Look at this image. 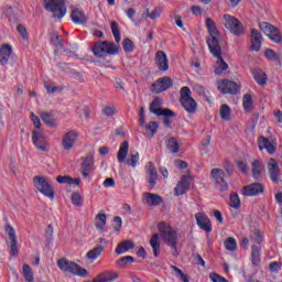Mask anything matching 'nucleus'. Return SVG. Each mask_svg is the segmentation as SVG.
<instances>
[{"instance_id": "obj_1", "label": "nucleus", "mask_w": 282, "mask_h": 282, "mask_svg": "<svg viewBox=\"0 0 282 282\" xmlns=\"http://www.w3.org/2000/svg\"><path fill=\"white\" fill-rule=\"evenodd\" d=\"M205 25L209 33V36L207 39L209 51L212 52L213 56L219 57L220 45H219V31L217 30V24H215V21L213 19L206 18Z\"/></svg>"}, {"instance_id": "obj_2", "label": "nucleus", "mask_w": 282, "mask_h": 282, "mask_svg": "<svg viewBox=\"0 0 282 282\" xmlns=\"http://www.w3.org/2000/svg\"><path fill=\"white\" fill-rule=\"evenodd\" d=\"M158 228L159 235L164 243L172 248V250H177V231L169 223H159Z\"/></svg>"}, {"instance_id": "obj_3", "label": "nucleus", "mask_w": 282, "mask_h": 282, "mask_svg": "<svg viewBox=\"0 0 282 282\" xmlns=\"http://www.w3.org/2000/svg\"><path fill=\"white\" fill-rule=\"evenodd\" d=\"M57 267L59 268V270H62V272H66L67 274H74V276L85 278L89 275V272H87L86 269L65 258L57 261Z\"/></svg>"}, {"instance_id": "obj_4", "label": "nucleus", "mask_w": 282, "mask_h": 282, "mask_svg": "<svg viewBox=\"0 0 282 282\" xmlns=\"http://www.w3.org/2000/svg\"><path fill=\"white\" fill-rule=\"evenodd\" d=\"M33 185L36 188V191H39V193H42V195L48 197V199H54V187L52 186V183H50V180H47V177H33Z\"/></svg>"}, {"instance_id": "obj_5", "label": "nucleus", "mask_w": 282, "mask_h": 282, "mask_svg": "<svg viewBox=\"0 0 282 282\" xmlns=\"http://www.w3.org/2000/svg\"><path fill=\"white\" fill-rule=\"evenodd\" d=\"M45 9L53 13L55 19H63L67 14L65 0H44Z\"/></svg>"}, {"instance_id": "obj_6", "label": "nucleus", "mask_w": 282, "mask_h": 282, "mask_svg": "<svg viewBox=\"0 0 282 282\" xmlns=\"http://www.w3.org/2000/svg\"><path fill=\"white\" fill-rule=\"evenodd\" d=\"M93 53L95 56L102 58V56H107L109 54H117L118 53V45L113 42H97L93 47Z\"/></svg>"}, {"instance_id": "obj_7", "label": "nucleus", "mask_w": 282, "mask_h": 282, "mask_svg": "<svg viewBox=\"0 0 282 282\" xmlns=\"http://www.w3.org/2000/svg\"><path fill=\"white\" fill-rule=\"evenodd\" d=\"M181 104L187 113H195L197 111V102L191 96V88L187 86L181 88Z\"/></svg>"}, {"instance_id": "obj_8", "label": "nucleus", "mask_w": 282, "mask_h": 282, "mask_svg": "<svg viewBox=\"0 0 282 282\" xmlns=\"http://www.w3.org/2000/svg\"><path fill=\"white\" fill-rule=\"evenodd\" d=\"M224 25L231 34H235V36H241L243 34L245 29L243 24L237 20V18L230 15V14H225L224 15Z\"/></svg>"}, {"instance_id": "obj_9", "label": "nucleus", "mask_w": 282, "mask_h": 282, "mask_svg": "<svg viewBox=\"0 0 282 282\" xmlns=\"http://www.w3.org/2000/svg\"><path fill=\"white\" fill-rule=\"evenodd\" d=\"M210 177L216 188L220 192L228 191V182L226 181V172L223 169H213Z\"/></svg>"}, {"instance_id": "obj_10", "label": "nucleus", "mask_w": 282, "mask_h": 282, "mask_svg": "<svg viewBox=\"0 0 282 282\" xmlns=\"http://www.w3.org/2000/svg\"><path fill=\"white\" fill-rule=\"evenodd\" d=\"M32 142L35 149H37L39 151H50V148L47 147V138L45 137V132H43V130H33Z\"/></svg>"}, {"instance_id": "obj_11", "label": "nucleus", "mask_w": 282, "mask_h": 282, "mask_svg": "<svg viewBox=\"0 0 282 282\" xmlns=\"http://www.w3.org/2000/svg\"><path fill=\"white\" fill-rule=\"evenodd\" d=\"M216 85L220 94H239L241 89L239 84L226 79L218 80Z\"/></svg>"}, {"instance_id": "obj_12", "label": "nucleus", "mask_w": 282, "mask_h": 282, "mask_svg": "<svg viewBox=\"0 0 282 282\" xmlns=\"http://www.w3.org/2000/svg\"><path fill=\"white\" fill-rule=\"evenodd\" d=\"M150 111L151 113H154V116H165L166 118H173V116H175V112H173L171 109L162 108V99L160 98H155L151 102Z\"/></svg>"}, {"instance_id": "obj_13", "label": "nucleus", "mask_w": 282, "mask_h": 282, "mask_svg": "<svg viewBox=\"0 0 282 282\" xmlns=\"http://www.w3.org/2000/svg\"><path fill=\"white\" fill-rule=\"evenodd\" d=\"M269 177L273 184H279L281 182V167H279V162L274 159L268 161Z\"/></svg>"}, {"instance_id": "obj_14", "label": "nucleus", "mask_w": 282, "mask_h": 282, "mask_svg": "<svg viewBox=\"0 0 282 282\" xmlns=\"http://www.w3.org/2000/svg\"><path fill=\"white\" fill-rule=\"evenodd\" d=\"M263 191H265V186L261 183H252L242 188V195L245 197H257V195H262Z\"/></svg>"}, {"instance_id": "obj_15", "label": "nucleus", "mask_w": 282, "mask_h": 282, "mask_svg": "<svg viewBox=\"0 0 282 282\" xmlns=\"http://www.w3.org/2000/svg\"><path fill=\"white\" fill-rule=\"evenodd\" d=\"M76 140H78V132L76 130H70L66 132L62 138V147L65 151H72L74 145L76 144Z\"/></svg>"}, {"instance_id": "obj_16", "label": "nucleus", "mask_w": 282, "mask_h": 282, "mask_svg": "<svg viewBox=\"0 0 282 282\" xmlns=\"http://www.w3.org/2000/svg\"><path fill=\"white\" fill-rule=\"evenodd\" d=\"M172 85L173 80L171 78L162 77L152 85V91H154V94H162V91L170 89Z\"/></svg>"}, {"instance_id": "obj_17", "label": "nucleus", "mask_w": 282, "mask_h": 282, "mask_svg": "<svg viewBox=\"0 0 282 282\" xmlns=\"http://www.w3.org/2000/svg\"><path fill=\"white\" fill-rule=\"evenodd\" d=\"M195 219L200 230H204L205 232H213V225H210V219L206 214L197 213L195 215Z\"/></svg>"}, {"instance_id": "obj_18", "label": "nucleus", "mask_w": 282, "mask_h": 282, "mask_svg": "<svg viewBox=\"0 0 282 282\" xmlns=\"http://www.w3.org/2000/svg\"><path fill=\"white\" fill-rule=\"evenodd\" d=\"M188 188H191V176H183L176 187L174 188V193L176 195V197H180V195H184L187 193Z\"/></svg>"}, {"instance_id": "obj_19", "label": "nucleus", "mask_w": 282, "mask_h": 282, "mask_svg": "<svg viewBox=\"0 0 282 282\" xmlns=\"http://www.w3.org/2000/svg\"><path fill=\"white\" fill-rule=\"evenodd\" d=\"M142 204L145 206H160L162 204V196L145 192L142 195Z\"/></svg>"}, {"instance_id": "obj_20", "label": "nucleus", "mask_w": 282, "mask_h": 282, "mask_svg": "<svg viewBox=\"0 0 282 282\" xmlns=\"http://www.w3.org/2000/svg\"><path fill=\"white\" fill-rule=\"evenodd\" d=\"M145 173L148 177V183L150 184L151 188H153V186H155L158 182V169H155L153 162H149L145 165Z\"/></svg>"}, {"instance_id": "obj_21", "label": "nucleus", "mask_w": 282, "mask_h": 282, "mask_svg": "<svg viewBox=\"0 0 282 282\" xmlns=\"http://www.w3.org/2000/svg\"><path fill=\"white\" fill-rule=\"evenodd\" d=\"M263 37L261 36V33L257 29H251V45L250 50L251 52H259L261 50Z\"/></svg>"}, {"instance_id": "obj_22", "label": "nucleus", "mask_w": 282, "mask_h": 282, "mask_svg": "<svg viewBox=\"0 0 282 282\" xmlns=\"http://www.w3.org/2000/svg\"><path fill=\"white\" fill-rule=\"evenodd\" d=\"M94 171V155L89 153L84 158L82 163V175L83 177H89V173Z\"/></svg>"}, {"instance_id": "obj_23", "label": "nucleus", "mask_w": 282, "mask_h": 282, "mask_svg": "<svg viewBox=\"0 0 282 282\" xmlns=\"http://www.w3.org/2000/svg\"><path fill=\"white\" fill-rule=\"evenodd\" d=\"M258 147L260 151L267 150V153H269V155H274L276 151V147H274V144L270 143V141L263 137H260L258 139Z\"/></svg>"}, {"instance_id": "obj_24", "label": "nucleus", "mask_w": 282, "mask_h": 282, "mask_svg": "<svg viewBox=\"0 0 282 282\" xmlns=\"http://www.w3.org/2000/svg\"><path fill=\"white\" fill-rule=\"evenodd\" d=\"M156 65L161 72H166L169 69V57L163 51L156 53Z\"/></svg>"}, {"instance_id": "obj_25", "label": "nucleus", "mask_w": 282, "mask_h": 282, "mask_svg": "<svg viewBox=\"0 0 282 282\" xmlns=\"http://www.w3.org/2000/svg\"><path fill=\"white\" fill-rule=\"evenodd\" d=\"M70 19L76 25H83L87 23V15L80 9H74L70 13Z\"/></svg>"}, {"instance_id": "obj_26", "label": "nucleus", "mask_w": 282, "mask_h": 282, "mask_svg": "<svg viewBox=\"0 0 282 282\" xmlns=\"http://www.w3.org/2000/svg\"><path fill=\"white\" fill-rule=\"evenodd\" d=\"M10 56H12V45L3 44L0 47V63H1V65H6L10 61Z\"/></svg>"}, {"instance_id": "obj_27", "label": "nucleus", "mask_w": 282, "mask_h": 282, "mask_svg": "<svg viewBox=\"0 0 282 282\" xmlns=\"http://www.w3.org/2000/svg\"><path fill=\"white\" fill-rule=\"evenodd\" d=\"M118 280V273L106 271L97 275L93 282H113Z\"/></svg>"}, {"instance_id": "obj_28", "label": "nucleus", "mask_w": 282, "mask_h": 282, "mask_svg": "<svg viewBox=\"0 0 282 282\" xmlns=\"http://www.w3.org/2000/svg\"><path fill=\"white\" fill-rule=\"evenodd\" d=\"M251 172L254 180H261L263 175V162L259 160H253L251 162Z\"/></svg>"}, {"instance_id": "obj_29", "label": "nucleus", "mask_w": 282, "mask_h": 282, "mask_svg": "<svg viewBox=\"0 0 282 282\" xmlns=\"http://www.w3.org/2000/svg\"><path fill=\"white\" fill-rule=\"evenodd\" d=\"M215 58H217V62L215 64V74L219 76L224 74L226 69H228V64L221 58V46H219V56H215Z\"/></svg>"}, {"instance_id": "obj_30", "label": "nucleus", "mask_w": 282, "mask_h": 282, "mask_svg": "<svg viewBox=\"0 0 282 282\" xmlns=\"http://www.w3.org/2000/svg\"><path fill=\"white\" fill-rule=\"evenodd\" d=\"M127 155H129V142L123 141L120 144V148H119V151L117 154L118 162H120V163L124 162V160H127Z\"/></svg>"}, {"instance_id": "obj_31", "label": "nucleus", "mask_w": 282, "mask_h": 282, "mask_svg": "<svg viewBox=\"0 0 282 282\" xmlns=\"http://www.w3.org/2000/svg\"><path fill=\"white\" fill-rule=\"evenodd\" d=\"M104 251H105V247L102 246L95 247L86 253V258L89 261H96V259H98V257H100Z\"/></svg>"}, {"instance_id": "obj_32", "label": "nucleus", "mask_w": 282, "mask_h": 282, "mask_svg": "<svg viewBox=\"0 0 282 282\" xmlns=\"http://www.w3.org/2000/svg\"><path fill=\"white\" fill-rule=\"evenodd\" d=\"M58 184H68V186H80V178H73L72 176H57Z\"/></svg>"}, {"instance_id": "obj_33", "label": "nucleus", "mask_w": 282, "mask_h": 282, "mask_svg": "<svg viewBox=\"0 0 282 282\" xmlns=\"http://www.w3.org/2000/svg\"><path fill=\"white\" fill-rule=\"evenodd\" d=\"M134 245L131 241L120 242L116 248V254H124V252H129V250H133Z\"/></svg>"}, {"instance_id": "obj_34", "label": "nucleus", "mask_w": 282, "mask_h": 282, "mask_svg": "<svg viewBox=\"0 0 282 282\" xmlns=\"http://www.w3.org/2000/svg\"><path fill=\"white\" fill-rule=\"evenodd\" d=\"M150 246L153 250L154 257H160V234H154L150 239Z\"/></svg>"}, {"instance_id": "obj_35", "label": "nucleus", "mask_w": 282, "mask_h": 282, "mask_svg": "<svg viewBox=\"0 0 282 282\" xmlns=\"http://www.w3.org/2000/svg\"><path fill=\"white\" fill-rule=\"evenodd\" d=\"M252 76L254 80L258 83V85H265V83H268V76L263 70H252Z\"/></svg>"}, {"instance_id": "obj_36", "label": "nucleus", "mask_w": 282, "mask_h": 282, "mask_svg": "<svg viewBox=\"0 0 282 282\" xmlns=\"http://www.w3.org/2000/svg\"><path fill=\"white\" fill-rule=\"evenodd\" d=\"M254 105V101L252 100V95L250 94H246L242 97V107L245 109V111H252V107Z\"/></svg>"}, {"instance_id": "obj_37", "label": "nucleus", "mask_w": 282, "mask_h": 282, "mask_svg": "<svg viewBox=\"0 0 282 282\" xmlns=\"http://www.w3.org/2000/svg\"><path fill=\"white\" fill-rule=\"evenodd\" d=\"M126 164L128 166H131L132 169H135L140 164V153L135 152L130 155L129 159L126 160Z\"/></svg>"}, {"instance_id": "obj_38", "label": "nucleus", "mask_w": 282, "mask_h": 282, "mask_svg": "<svg viewBox=\"0 0 282 282\" xmlns=\"http://www.w3.org/2000/svg\"><path fill=\"white\" fill-rule=\"evenodd\" d=\"M4 234L7 235V237L9 238L10 241L18 240L17 229H14V227H12V225H10V224L4 225Z\"/></svg>"}, {"instance_id": "obj_39", "label": "nucleus", "mask_w": 282, "mask_h": 282, "mask_svg": "<svg viewBox=\"0 0 282 282\" xmlns=\"http://www.w3.org/2000/svg\"><path fill=\"white\" fill-rule=\"evenodd\" d=\"M22 274L28 282H34V272H32V268L29 264H24L22 267Z\"/></svg>"}, {"instance_id": "obj_40", "label": "nucleus", "mask_w": 282, "mask_h": 282, "mask_svg": "<svg viewBox=\"0 0 282 282\" xmlns=\"http://www.w3.org/2000/svg\"><path fill=\"white\" fill-rule=\"evenodd\" d=\"M41 118L45 124H48V127H56V119L54 118V115L44 112L41 115Z\"/></svg>"}, {"instance_id": "obj_41", "label": "nucleus", "mask_w": 282, "mask_h": 282, "mask_svg": "<svg viewBox=\"0 0 282 282\" xmlns=\"http://www.w3.org/2000/svg\"><path fill=\"white\" fill-rule=\"evenodd\" d=\"M105 226H107V215L98 214L96 216V228L99 230H105Z\"/></svg>"}, {"instance_id": "obj_42", "label": "nucleus", "mask_w": 282, "mask_h": 282, "mask_svg": "<svg viewBox=\"0 0 282 282\" xmlns=\"http://www.w3.org/2000/svg\"><path fill=\"white\" fill-rule=\"evenodd\" d=\"M166 147L172 153H178L180 151V143H177V140L175 138L169 139L166 141Z\"/></svg>"}, {"instance_id": "obj_43", "label": "nucleus", "mask_w": 282, "mask_h": 282, "mask_svg": "<svg viewBox=\"0 0 282 282\" xmlns=\"http://www.w3.org/2000/svg\"><path fill=\"white\" fill-rule=\"evenodd\" d=\"M260 257H261V252L259 250V247L252 246L251 247V261H252L253 265H259Z\"/></svg>"}, {"instance_id": "obj_44", "label": "nucleus", "mask_w": 282, "mask_h": 282, "mask_svg": "<svg viewBox=\"0 0 282 282\" xmlns=\"http://www.w3.org/2000/svg\"><path fill=\"white\" fill-rule=\"evenodd\" d=\"M232 115V110L230 109V106L223 105L220 107V118L223 120H230V116Z\"/></svg>"}, {"instance_id": "obj_45", "label": "nucleus", "mask_w": 282, "mask_h": 282, "mask_svg": "<svg viewBox=\"0 0 282 282\" xmlns=\"http://www.w3.org/2000/svg\"><path fill=\"white\" fill-rule=\"evenodd\" d=\"M225 248L229 252H235L237 250V240L232 237H229L225 240Z\"/></svg>"}, {"instance_id": "obj_46", "label": "nucleus", "mask_w": 282, "mask_h": 282, "mask_svg": "<svg viewBox=\"0 0 282 282\" xmlns=\"http://www.w3.org/2000/svg\"><path fill=\"white\" fill-rule=\"evenodd\" d=\"M133 261H134L133 257L124 256V257L117 260V264L120 268H124V267L129 265L130 263H133Z\"/></svg>"}, {"instance_id": "obj_47", "label": "nucleus", "mask_w": 282, "mask_h": 282, "mask_svg": "<svg viewBox=\"0 0 282 282\" xmlns=\"http://www.w3.org/2000/svg\"><path fill=\"white\" fill-rule=\"evenodd\" d=\"M259 28H260V30L263 31V33H264L267 36H269V35L271 34V32H272L273 30H275L276 26H274V25H272V24H270V23H268V22H262V23L259 24Z\"/></svg>"}, {"instance_id": "obj_48", "label": "nucleus", "mask_w": 282, "mask_h": 282, "mask_svg": "<svg viewBox=\"0 0 282 282\" xmlns=\"http://www.w3.org/2000/svg\"><path fill=\"white\" fill-rule=\"evenodd\" d=\"M229 206L231 208H240L241 206V200L239 199V195L237 194H231L229 197Z\"/></svg>"}, {"instance_id": "obj_49", "label": "nucleus", "mask_w": 282, "mask_h": 282, "mask_svg": "<svg viewBox=\"0 0 282 282\" xmlns=\"http://www.w3.org/2000/svg\"><path fill=\"white\" fill-rule=\"evenodd\" d=\"M51 43L55 45V47H57L58 50H63L64 47L63 41H61V35H58L57 33H53L51 35Z\"/></svg>"}, {"instance_id": "obj_50", "label": "nucleus", "mask_w": 282, "mask_h": 282, "mask_svg": "<svg viewBox=\"0 0 282 282\" xmlns=\"http://www.w3.org/2000/svg\"><path fill=\"white\" fill-rule=\"evenodd\" d=\"M270 41H273V43H281V32H279V29H274L269 35H267Z\"/></svg>"}, {"instance_id": "obj_51", "label": "nucleus", "mask_w": 282, "mask_h": 282, "mask_svg": "<svg viewBox=\"0 0 282 282\" xmlns=\"http://www.w3.org/2000/svg\"><path fill=\"white\" fill-rule=\"evenodd\" d=\"M110 28H111V32L115 36L116 43H120L121 36H120V29H118V23L111 22Z\"/></svg>"}, {"instance_id": "obj_52", "label": "nucleus", "mask_w": 282, "mask_h": 282, "mask_svg": "<svg viewBox=\"0 0 282 282\" xmlns=\"http://www.w3.org/2000/svg\"><path fill=\"white\" fill-rule=\"evenodd\" d=\"M19 240H11L10 243V254L11 257H17V254H19Z\"/></svg>"}, {"instance_id": "obj_53", "label": "nucleus", "mask_w": 282, "mask_h": 282, "mask_svg": "<svg viewBox=\"0 0 282 282\" xmlns=\"http://www.w3.org/2000/svg\"><path fill=\"white\" fill-rule=\"evenodd\" d=\"M158 122L155 121H151L149 122V124L145 126V131H150V133H152V135H155V133H158Z\"/></svg>"}, {"instance_id": "obj_54", "label": "nucleus", "mask_w": 282, "mask_h": 282, "mask_svg": "<svg viewBox=\"0 0 282 282\" xmlns=\"http://www.w3.org/2000/svg\"><path fill=\"white\" fill-rule=\"evenodd\" d=\"M209 279L212 282H229L226 278L219 275V273H210Z\"/></svg>"}, {"instance_id": "obj_55", "label": "nucleus", "mask_w": 282, "mask_h": 282, "mask_svg": "<svg viewBox=\"0 0 282 282\" xmlns=\"http://www.w3.org/2000/svg\"><path fill=\"white\" fill-rule=\"evenodd\" d=\"M72 203L74 206H83V196L79 193H74L72 196Z\"/></svg>"}, {"instance_id": "obj_56", "label": "nucleus", "mask_w": 282, "mask_h": 282, "mask_svg": "<svg viewBox=\"0 0 282 282\" xmlns=\"http://www.w3.org/2000/svg\"><path fill=\"white\" fill-rule=\"evenodd\" d=\"M123 50L124 52H133L134 50L133 41L129 39L123 40Z\"/></svg>"}, {"instance_id": "obj_57", "label": "nucleus", "mask_w": 282, "mask_h": 282, "mask_svg": "<svg viewBox=\"0 0 282 282\" xmlns=\"http://www.w3.org/2000/svg\"><path fill=\"white\" fill-rule=\"evenodd\" d=\"M18 32H19L20 36L23 39V41H28V39H29L28 29H25V26H23V24L18 25Z\"/></svg>"}, {"instance_id": "obj_58", "label": "nucleus", "mask_w": 282, "mask_h": 282, "mask_svg": "<svg viewBox=\"0 0 282 282\" xmlns=\"http://www.w3.org/2000/svg\"><path fill=\"white\" fill-rule=\"evenodd\" d=\"M264 56L269 61H278L279 59V56L276 55V53L273 50H267L264 53Z\"/></svg>"}, {"instance_id": "obj_59", "label": "nucleus", "mask_w": 282, "mask_h": 282, "mask_svg": "<svg viewBox=\"0 0 282 282\" xmlns=\"http://www.w3.org/2000/svg\"><path fill=\"white\" fill-rule=\"evenodd\" d=\"M251 241L254 243H261L263 241V236L261 235V231H256L251 236Z\"/></svg>"}, {"instance_id": "obj_60", "label": "nucleus", "mask_w": 282, "mask_h": 282, "mask_svg": "<svg viewBox=\"0 0 282 282\" xmlns=\"http://www.w3.org/2000/svg\"><path fill=\"white\" fill-rule=\"evenodd\" d=\"M144 122H147V117L144 116V107L141 106L139 110V124L140 127H144Z\"/></svg>"}, {"instance_id": "obj_61", "label": "nucleus", "mask_w": 282, "mask_h": 282, "mask_svg": "<svg viewBox=\"0 0 282 282\" xmlns=\"http://www.w3.org/2000/svg\"><path fill=\"white\" fill-rule=\"evenodd\" d=\"M31 120L35 129H41V119L34 112L31 113Z\"/></svg>"}, {"instance_id": "obj_62", "label": "nucleus", "mask_w": 282, "mask_h": 282, "mask_svg": "<svg viewBox=\"0 0 282 282\" xmlns=\"http://www.w3.org/2000/svg\"><path fill=\"white\" fill-rule=\"evenodd\" d=\"M102 113H104V116H108V118H111V116H113L116 113V108L109 107V106L105 107L102 109Z\"/></svg>"}, {"instance_id": "obj_63", "label": "nucleus", "mask_w": 282, "mask_h": 282, "mask_svg": "<svg viewBox=\"0 0 282 282\" xmlns=\"http://www.w3.org/2000/svg\"><path fill=\"white\" fill-rule=\"evenodd\" d=\"M238 169L240 173H248V171H250V167H248V164H246L243 161L238 162Z\"/></svg>"}, {"instance_id": "obj_64", "label": "nucleus", "mask_w": 282, "mask_h": 282, "mask_svg": "<svg viewBox=\"0 0 282 282\" xmlns=\"http://www.w3.org/2000/svg\"><path fill=\"white\" fill-rule=\"evenodd\" d=\"M269 269L270 272H279L281 270V264L279 262H271Z\"/></svg>"}]
</instances>
